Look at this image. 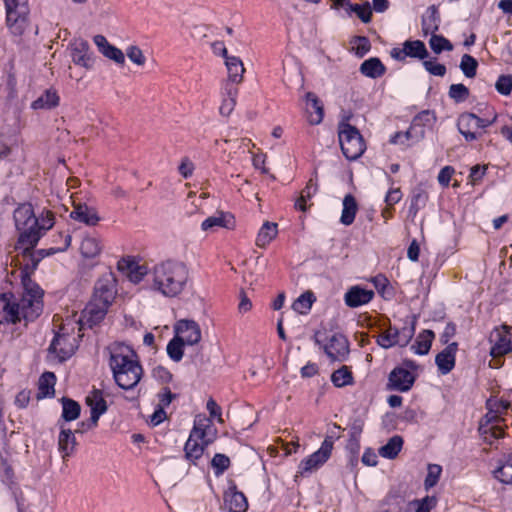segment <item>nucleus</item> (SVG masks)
<instances>
[{"instance_id": "f257e3e1", "label": "nucleus", "mask_w": 512, "mask_h": 512, "mask_svg": "<svg viewBox=\"0 0 512 512\" xmlns=\"http://www.w3.org/2000/svg\"><path fill=\"white\" fill-rule=\"evenodd\" d=\"M109 366L116 384L124 389H133L143 376V367L132 347L116 343L110 351Z\"/></svg>"}, {"instance_id": "f03ea898", "label": "nucleus", "mask_w": 512, "mask_h": 512, "mask_svg": "<svg viewBox=\"0 0 512 512\" xmlns=\"http://www.w3.org/2000/svg\"><path fill=\"white\" fill-rule=\"evenodd\" d=\"M189 278L187 266L180 261L167 260L155 265L153 282L164 296L175 297L185 288Z\"/></svg>"}, {"instance_id": "7ed1b4c3", "label": "nucleus", "mask_w": 512, "mask_h": 512, "mask_svg": "<svg viewBox=\"0 0 512 512\" xmlns=\"http://www.w3.org/2000/svg\"><path fill=\"white\" fill-rule=\"evenodd\" d=\"M350 117L339 122L338 137L341 150L346 159L357 160L366 150L365 140L360 131L349 124Z\"/></svg>"}, {"instance_id": "20e7f679", "label": "nucleus", "mask_w": 512, "mask_h": 512, "mask_svg": "<svg viewBox=\"0 0 512 512\" xmlns=\"http://www.w3.org/2000/svg\"><path fill=\"white\" fill-rule=\"evenodd\" d=\"M23 293L22 305L25 309V321H35L43 312V289L32 280V275L20 276Z\"/></svg>"}, {"instance_id": "39448f33", "label": "nucleus", "mask_w": 512, "mask_h": 512, "mask_svg": "<svg viewBox=\"0 0 512 512\" xmlns=\"http://www.w3.org/2000/svg\"><path fill=\"white\" fill-rule=\"evenodd\" d=\"M4 3L6 26L14 37L21 38L30 23L28 0H4Z\"/></svg>"}, {"instance_id": "423d86ee", "label": "nucleus", "mask_w": 512, "mask_h": 512, "mask_svg": "<svg viewBox=\"0 0 512 512\" xmlns=\"http://www.w3.org/2000/svg\"><path fill=\"white\" fill-rule=\"evenodd\" d=\"M497 120V114L493 113L492 118H482L471 112H463L457 119V128L467 142L478 140L483 135V130Z\"/></svg>"}, {"instance_id": "0eeeda50", "label": "nucleus", "mask_w": 512, "mask_h": 512, "mask_svg": "<svg viewBox=\"0 0 512 512\" xmlns=\"http://www.w3.org/2000/svg\"><path fill=\"white\" fill-rule=\"evenodd\" d=\"M25 320L22 299H17L12 292L0 294V324H17Z\"/></svg>"}, {"instance_id": "6e6552de", "label": "nucleus", "mask_w": 512, "mask_h": 512, "mask_svg": "<svg viewBox=\"0 0 512 512\" xmlns=\"http://www.w3.org/2000/svg\"><path fill=\"white\" fill-rule=\"evenodd\" d=\"M334 446V438L326 436L320 448L303 459L298 466V473L302 476L320 468L330 458Z\"/></svg>"}, {"instance_id": "1a4fd4ad", "label": "nucleus", "mask_w": 512, "mask_h": 512, "mask_svg": "<svg viewBox=\"0 0 512 512\" xmlns=\"http://www.w3.org/2000/svg\"><path fill=\"white\" fill-rule=\"evenodd\" d=\"M492 344L490 355L493 358L503 357L512 352V327L507 324L496 326L490 333Z\"/></svg>"}, {"instance_id": "9d476101", "label": "nucleus", "mask_w": 512, "mask_h": 512, "mask_svg": "<svg viewBox=\"0 0 512 512\" xmlns=\"http://www.w3.org/2000/svg\"><path fill=\"white\" fill-rule=\"evenodd\" d=\"M64 328H61L55 333L52 339L48 351L56 354L60 362H64L71 358L76 349V338L73 334L64 332Z\"/></svg>"}, {"instance_id": "9b49d317", "label": "nucleus", "mask_w": 512, "mask_h": 512, "mask_svg": "<svg viewBox=\"0 0 512 512\" xmlns=\"http://www.w3.org/2000/svg\"><path fill=\"white\" fill-rule=\"evenodd\" d=\"M117 281L112 272L103 274L94 285L92 300L111 306L117 294Z\"/></svg>"}, {"instance_id": "f8f14e48", "label": "nucleus", "mask_w": 512, "mask_h": 512, "mask_svg": "<svg viewBox=\"0 0 512 512\" xmlns=\"http://www.w3.org/2000/svg\"><path fill=\"white\" fill-rule=\"evenodd\" d=\"M323 349L332 362H343L348 359L350 344L345 335L335 333L331 336L329 342L323 346Z\"/></svg>"}, {"instance_id": "ddd939ff", "label": "nucleus", "mask_w": 512, "mask_h": 512, "mask_svg": "<svg viewBox=\"0 0 512 512\" xmlns=\"http://www.w3.org/2000/svg\"><path fill=\"white\" fill-rule=\"evenodd\" d=\"M223 506L228 512H246L248 500L245 494L238 490L235 481L228 482V488L223 493Z\"/></svg>"}, {"instance_id": "4468645a", "label": "nucleus", "mask_w": 512, "mask_h": 512, "mask_svg": "<svg viewBox=\"0 0 512 512\" xmlns=\"http://www.w3.org/2000/svg\"><path fill=\"white\" fill-rule=\"evenodd\" d=\"M416 381V374L404 367H395L388 376L387 389L398 392H408Z\"/></svg>"}, {"instance_id": "2eb2a0df", "label": "nucleus", "mask_w": 512, "mask_h": 512, "mask_svg": "<svg viewBox=\"0 0 512 512\" xmlns=\"http://www.w3.org/2000/svg\"><path fill=\"white\" fill-rule=\"evenodd\" d=\"M427 48L421 40H407L403 48L395 47L391 50V57L397 61H405L407 57L424 60L428 57Z\"/></svg>"}, {"instance_id": "dca6fc26", "label": "nucleus", "mask_w": 512, "mask_h": 512, "mask_svg": "<svg viewBox=\"0 0 512 512\" xmlns=\"http://www.w3.org/2000/svg\"><path fill=\"white\" fill-rule=\"evenodd\" d=\"M70 51L72 62L87 70L91 69L94 65V56L91 51L88 41L79 38L70 43Z\"/></svg>"}, {"instance_id": "f3484780", "label": "nucleus", "mask_w": 512, "mask_h": 512, "mask_svg": "<svg viewBox=\"0 0 512 512\" xmlns=\"http://www.w3.org/2000/svg\"><path fill=\"white\" fill-rule=\"evenodd\" d=\"M174 331L187 345H195L201 340V329L194 320L181 319L177 321Z\"/></svg>"}, {"instance_id": "a211bd4d", "label": "nucleus", "mask_w": 512, "mask_h": 512, "mask_svg": "<svg viewBox=\"0 0 512 512\" xmlns=\"http://www.w3.org/2000/svg\"><path fill=\"white\" fill-rule=\"evenodd\" d=\"M500 421V417L497 415H492L491 413H487L479 422L478 432L480 436L483 438V441L489 445H492V441L487 436L488 433L491 432V437L493 438H503L505 436V432L503 429L497 425Z\"/></svg>"}, {"instance_id": "6ab92c4d", "label": "nucleus", "mask_w": 512, "mask_h": 512, "mask_svg": "<svg viewBox=\"0 0 512 512\" xmlns=\"http://www.w3.org/2000/svg\"><path fill=\"white\" fill-rule=\"evenodd\" d=\"M109 307L91 299L82 311L81 322L89 328H93L104 320Z\"/></svg>"}, {"instance_id": "aec40b11", "label": "nucleus", "mask_w": 512, "mask_h": 512, "mask_svg": "<svg viewBox=\"0 0 512 512\" xmlns=\"http://www.w3.org/2000/svg\"><path fill=\"white\" fill-rule=\"evenodd\" d=\"M374 291L355 285L344 294V302L349 308H357L368 304L374 298Z\"/></svg>"}, {"instance_id": "412c9836", "label": "nucleus", "mask_w": 512, "mask_h": 512, "mask_svg": "<svg viewBox=\"0 0 512 512\" xmlns=\"http://www.w3.org/2000/svg\"><path fill=\"white\" fill-rule=\"evenodd\" d=\"M457 351L458 343L452 342L436 355L435 363L441 374L446 375L454 369Z\"/></svg>"}, {"instance_id": "4be33fe9", "label": "nucleus", "mask_w": 512, "mask_h": 512, "mask_svg": "<svg viewBox=\"0 0 512 512\" xmlns=\"http://www.w3.org/2000/svg\"><path fill=\"white\" fill-rule=\"evenodd\" d=\"M60 433L58 436V450L61 453L63 461H67L76 449L77 440L71 429L65 428L64 424L58 421Z\"/></svg>"}, {"instance_id": "5701e85b", "label": "nucleus", "mask_w": 512, "mask_h": 512, "mask_svg": "<svg viewBox=\"0 0 512 512\" xmlns=\"http://www.w3.org/2000/svg\"><path fill=\"white\" fill-rule=\"evenodd\" d=\"M13 219L17 230H21L27 226H38V218H36L31 203L20 204L13 213Z\"/></svg>"}, {"instance_id": "b1692460", "label": "nucleus", "mask_w": 512, "mask_h": 512, "mask_svg": "<svg viewBox=\"0 0 512 512\" xmlns=\"http://www.w3.org/2000/svg\"><path fill=\"white\" fill-rule=\"evenodd\" d=\"M409 200L410 205L408 209V217L414 221L418 212L426 207L429 200V194L426 189L421 184H419L412 188Z\"/></svg>"}, {"instance_id": "393cba45", "label": "nucleus", "mask_w": 512, "mask_h": 512, "mask_svg": "<svg viewBox=\"0 0 512 512\" xmlns=\"http://www.w3.org/2000/svg\"><path fill=\"white\" fill-rule=\"evenodd\" d=\"M95 45L98 47V50L108 59L113 60L115 63L119 65L125 64V55L121 49L116 46L110 44L105 36L96 35L93 38Z\"/></svg>"}, {"instance_id": "a878e982", "label": "nucleus", "mask_w": 512, "mask_h": 512, "mask_svg": "<svg viewBox=\"0 0 512 512\" xmlns=\"http://www.w3.org/2000/svg\"><path fill=\"white\" fill-rule=\"evenodd\" d=\"M70 217L73 220L84 223L88 226H95L100 221L97 210L94 207H90L87 204H76L74 209L70 213Z\"/></svg>"}, {"instance_id": "bb28decb", "label": "nucleus", "mask_w": 512, "mask_h": 512, "mask_svg": "<svg viewBox=\"0 0 512 512\" xmlns=\"http://www.w3.org/2000/svg\"><path fill=\"white\" fill-rule=\"evenodd\" d=\"M306 112L308 122L311 125L320 124L324 117V106L321 100L313 92L306 93Z\"/></svg>"}, {"instance_id": "cd10ccee", "label": "nucleus", "mask_w": 512, "mask_h": 512, "mask_svg": "<svg viewBox=\"0 0 512 512\" xmlns=\"http://www.w3.org/2000/svg\"><path fill=\"white\" fill-rule=\"evenodd\" d=\"M216 227L234 229V216L230 213L219 212L216 215L206 218L201 224V228L204 231L214 230Z\"/></svg>"}, {"instance_id": "c85d7f7f", "label": "nucleus", "mask_w": 512, "mask_h": 512, "mask_svg": "<svg viewBox=\"0 0 512 512\" xmlns=\"http://www.w3.org/2000/svg\"><path fill=\"white\" fill-rule=\"evenodd\" d=\"M60 104V96L56 89H46L36 100L31 103L33 110H51Z\"/></svg>"}, {"instance_id": "c756f323", "label": "nucleus", "mask_w": 512, "mask_h": 512, "mask_svg": "<svg viewBox=\"0 0 512 512\" xmlns=\"http://www.w3.org/2000/svg\"><path fill=\"white\" fill-rule=\"evenodd\" d=\"M315 178H310L306 183V186L300 192V196L296 199L294 207L296 210L306 212L312 204L307 202L316 194L318 191L317 184V172L314 173Z\"/></svg>"}, {"instance_id": "7c9ffc66", "label": "nucleus", "mask_w": 512, "mask_h": 512, "mask_svg": "<svg viewBox=\"0 0 512 512\" xmlns=\"http://www.w3.org/2000/svg\"><path fill=\"white\" fill-rule=\"evenodd\" d=\"M19 256L22 259L20 264V276L33 275L41 262L40 259L36 257L35 249L25 247Z\"/></svg>"}, {"instance_id": "2f4dec72", "label": "nucleus", "mask_w": 512, "mask_h": 512, "mask_svg": "<svg viewBox=\"0 0 512 512\" xmlns=\"http://www.w3.org/2000/svg\"><path fill=\"white\" fill-rule=\"evenodd\" d=\"M208 446L209 445H204L203 441L189 436L184 445V458L190 463L197 465V461L203 456Z\"/></svg>"}, {"instance_id": "473e14b6", "label": "nucleus", "mask_w": 512, "mask_h": 512, "mask_svg": "<svg viewBox=\"0 0 512 512\" xmlns=\"http://www.w3.org/2000/svg\"><path fill=\"white\" fill-rule=\"evenodd\" d=\"M364 422L360 418H356L350 424L349 427V439L346 445V449L349 453L360 452V436L362 434Z\"/></svg>"}, {"instance_id": "72a5a7b5", "label": "nucleus", "mask_w": 512, "mask_h": 512, "mask_svg": "<svg viewBox=\"0 0 512 512\" xmlns=\"http://www.w3.org/2000/svg\"><path fill=\"white\" fill-rule=\"evenodd\" d=\"M359 71L362 75L366 77L376 79L385 74L386 67L379 58L372 57L365 60L360 65Z\"/></svg>"}, {"instance_id": "f704fd0d", "label": "nucleus", "mask_w": 512, "mask_h": 512, "mask_svg": "<svg viewBox=\"0 0 512 512\" xmlns=\"http://www.w3.org/2000/svg\"><path fill=\"white\" fill-rule=\"evenodd\" d=\"M435 339V333L430 329L421 331L415 343L411 346V350L418 355H426L429 353L433 340Z\"/></svg>"}, {"instance_id": "c9c22d12", "label": "nucleus", "mask_w": 512, "mask_h": 512, "mask_svg": "<svg viewBox=\"0 0 512 512\" xmlns=\"http://www.w3.org/2000/svg\"><path fill=\"white\" fill-rule=\"evenodd\" d=\"M56 383V376L53 372H44L38 382L37 399L45 397H53L55 394L54 386Z\"/></svg>"}, {"instance_id": "e433bc0d", "label": "nucleus", "mask_w": 512, "mask_h": 512, "mask_svg": "<svg viewBox=\"0 0 512 512\" xmlns=\"http://www.w3.org/2000/svg\"><path fill=\"white\" fill-rule=\"evenodd\" d=\"M18 231L20 232L18 237V244L27 245V247H32V249H35L40 238L42 237V232L39 230V227L30 225Z\"/></svg>"}, {"instance_id": "4c0bfd02", "label": "nucleus", "mask_w": 512, "mask_h": 512, "mask_svg": "<svg viewBox=\"0 0 512 512\" xmlns=\"http://www.w3.org/2000/svg\"><path fill=\"white\" fill-rule=\"evenodd\" d=\"M358 211V204L355 197L352 194H347L343 199V210L340 218V222L345 225H351Z\"/></svg>"}, {"instance_id": "58836bf2", "label": "nucleus", "mask_w": 512, "mask_h": 512, "mask_svg": "<svg viewBox=\"0 0 512 512\" xmlns=\"http://www.w3.org/2000/svg\"><path fill=\"white\" fill-rule=\"evenodd\" d=\"M428 15L422 17L421 26L424 35L434 34L439 29L440 15L435 5L427 10Z\"/></svg>"}, {"instance_id": "ea45409f", "label": "nucleus", "mask_w": 512, "mask_h": 512, "mask_svg": "<svg viewBox=\"0 0 512 512\" xmlns=\"http://www.w3.org/2000/svg\"><path fill=\"white\" fill-rule=\"evenodd\" d=\"M87 406L90 407L92 413L97 415L104 414L107 409V402L103 397V392L99 389H93L85 399Z\"/></svg>"}, {"instance_id": "a19ab883", "label": "nucleus", "mask_w": 512, "mask_h": 512, "mask_svg": "<svg viewBox=\"0 0 512 512\" xmlns=\"http://www.w3.org/2000/svg\"><path fill=\"white\" fill-rule=\"evenodd\" d=\"M56 237L59 238L60 240H62V245L53 246L48 249L35 250L36 257H38L40 259V261L45 257L54 255L59 252H64L70 247L71 240H72V237L70 234L59 232V233H57Z\"/></svg>"}, {"instance_id": "79ce46f5", "label": "nucleus", "mask_w": 512, "mask_h": 512, "mask_svg": "<svg viewBox=\"0 0 512 512\" xmlns=\"http://www.w3.org/2000/svg\"><path fill=\"white\" fill-rule=\"evenodd\" d=\"M225 65L228 71V79L233 82H242L245 68L241 59L236 56L227 57Z\"/></svg>"}, {"instance_id": "37998d69", "label": "nucleus", "mask_w": 512, "mask_h": 512, "mask_svg": "<svg viewBox=\"0 0 512 512\" xmlns=\"http://www.w3.org/2000/svg\"><path fill=\"white\" fill-rule=\"evenodd\" d=\"M403 438L400 435H394L388 442L380 447L379 454L387 459H395L403 447Z\"/></svg>"}, {"instance_id": "c03bdc74", "label": "nucleus", "mask_w": 512, "mask_h": 512, "mask_svg": "<svg viewBox=\"0 0 512 512\" xmlns=\"http://www.w3.org/2000/svg\"><path fill=\"white\" fill-rule=\"evenodd\" d=\"M62 403V415L61 418L66 421H74L76 420L81 413V406L80 404L68 397H62L61 398Z\"/></svg>"}, {"instance_id": "a18cd8bd", "label": "nucleus", "mask_w": 512, "mask_h": 512, "mask_svg": "<svg viewBox=\"0 0 512 512\" xmlns=\"http://www.w3.org/2000/svg\"><path fill=\"white\" fill-rule=\"evenodd\" d=\"M277 233L276 223L265 222L257 235L256 245L265 248L276 237Z\"/></svg>"}, {"instance_id": "49530a36", "label": "nucleus", "mask_w": 512, "mask_h": 512, "mask_svg": "<svg viewBox=\"0 0 512 512\" xmlns=\"http://www.w3.org/2000/svg\"><path fill=\"white\" fill-rule=\"evenodd\" d=\"M331 381L335 387L341 388L354 384V376L350 367L343 365L331 375Z\"/></svg>"}, {"instance_id": "de8ad7c7", "label": "nucleus", "mask_w": 512, "mask_h": 512, "mask_svg": "<svg viewBox=\"0 0 512 512\" xmlns=\"http://www.w3.org/2000/svg\"><path fill=\"white\" fill-rule=\"evenodd\" d=\"M377 344L384 348L389 349L400 343V331L396 327L390 326L385 332L378 335L376 339Z\"/></svg>"}, {"instance_id": "09e8293b", "label": "nucleus", "mask_w": 512, "mask_h": 512, "mask_svg": "<svg viewBox=\"0 0 512 512\" xmlns=\"http://www.w3.org/2000/svg\"><path fill=\"white\" fill-rule=\"evenodd\" d=\"M405 137L407 140H412L413 142H419L425 137V129L416 123L413 119L410 127L404 133L397 132L395 136L391 139L392 143H397L398 138Z\"/></svg>"}, {"instance_id": "8fccbe9b", "label": "nucleus", "mask_w": 512, "mask_h": 512, "mask_svg": "<svg viewBox=\"0 0 512 512\" xmlns=\"http://www.w3.org/2000/svg\"><path fill=\"white\" fill-rule=\"evenodd\" d=\"M316 301L314 293L310 290L301 294L293 303L292 308L300 314H307Z\"/></svg>"}, {"instance_id": "3c124183", "label": "nucleus", "mask_w": 512, "mask_h": 512, "mask_svg": "<svg viewBox=\"0 0 512 512\" xmlns=\"http://www.w3.org/2000/svg\"><path fill=\"white\" fill-rule=\"evenodd\" d=\"M187 345L183 339L175 334V336L168 342L167 354L174 361L179 362L184 355V346Z\"/></svg>"}, {"instance_id": "603ef678", "label": "nucleus", "mask_w": 512, "mask_h": 512, "mask_svg": "<svg viewBox=\"0 0 512 512\" xmlns=\"http://www.w3.org/2000/svg\"><path fill=\"white\" fill-rule=\"evenodd\" d=\"M371 282L377 290L378 294L384 299H389L393 296V288L391 287L388 278L384 274L379 273L372 277Z\"/></svg>"}, {"instance_id": "864d4df0", "label": "nucleus", "mask_w": 512, "mask_h": 512, "mask_svg": "<svg viewBox=\"0 0 512 512\" xmlns=\"http://www.w3.org/2000/svg\"><path fill=\"white\" fill-rule=\"evenodd\" d=\"M80 251L85 258H94L101 252L99 240L94 237H86L82 240Z\"/></svg>"}, {"instance_id": "5fc2aeb1", "label": "nucleus", "mask_w": 512, "mask_h": 512, "mask_svg": "<svg viewBox=\"0 0 512 512\" xmlns=\"http://www.w3.org/2000/svg\"><path fill=\"white\" fill-rule=\"evenodd\" d=\"M3 482L9 487L12 492L13 497L22 493L18 482L16 481L15 473L13 467L7 462L4 463L3 473H2Z\"/></svg>"}, {"instance_id": "6e6d98bb", "label": "nucleus", "mask_w": 512, "mask_h": 512, "mask_svg": "<svg viewBox=\"0 0 512 512\" xmlns=\"http://www.w3.org/2000/svg\"><path fill=\"white\" fill-rule=\"evenodd\" d=\"M352 13H355L363 23H369L372 20V8L368 1L363 4H352L347 14L350 16Z\"/></svg>"}, {"instance_id": "4d7b16f0", "label": "nucleus", "mask_w": 512, "mask_h": 512, "mask_svg": "<svg viewBox=\"0 0 512 512\" xmlns=\"http://www.w3.org/2000/svg\"><path fill=\"white\" fill-rule=\"evenodd\" d=\"M5 73L7 75L6 88L9 96L13 97L17 92V78L14 59H10L5 65Z\"/></svg>"}, {"instance_id": "13d9d810", "label": "nucleus", "mask_w": 512, "mask_h": 512, "mask_svg": "<svg viewBox=\"0 0 512 512\" xmlns=\"http://www.w3.org/2000/svg\"><path fill=\"white\" fill-rule=\"evenodd\" d=\"M417 321H418V315L413 314L411 316L409 326H404V327H402V329H399V331H400L399 346L405 347L413 339V337L415 335V331H416Z\"/></svg>"}, {"instance_id": "bf43d9fd", "label": "nucleus", "mask_w": 512, "mask_h": 512, "mask_svg": "<svg viewBox=\"0 0 512 512\" xmlns=\"http://www.w3.org/2000/svg\"><path fill=\"white\" fill-rule=\"evenodd\" d=\"M448 96L455 103H462L466 101L470 96V90L464 84H452L449 87Z\"/></svg>"}, {"instance_id": "052dcab7", "label": "nucleus", "mask_w": 512, "mask_h": 512, "mask_svg": "<svg viewBox=\"0 0 512 512\" xmlns=\"http://www.w3.org/2000/svg\"><path fill=\"white\" fill-rule=\"evenodd\" d=\"M478 62L477 60L469 55L464 54L461 59L460 68L464 75L468 78H473L477 73Z\"/></svg>"}, {"instance_id": "680f3d73", "label": "nucleus", "mask_w": 512, "mask_h": 512, "mask_svg": "<svg viewBox=\"0 0 512 512\" xmlns=\"http://www.w3.org/2000/svg\"><path fill=\"white\" fill-rule=\"evenodd\" d=\"M431 49L439 54L444 50L451 51L453 49L452 43L442 35L432 34L429 41Z\"/></svg>"}, {"instance_id": "e2e57ef3", "label": "nucleus", "mask_w": 512, "mask_h": 512, "mask_svg": "<svg viewBox=\"0 0 512 512\" xmlns=\"http://www.w3.org/2000/svg\"><path fill=\"white\" fill-rule=\"evenodd\" d=\"M442 473V467L438 464H429L428 465V472L426 475V478L424 480V486L425 489L428 490L432 487H434L441 476Z\"/></svg>"}, {"instance_id": "0e129e2a", "label": "nucleus", "mask_w": 512, "mask_h": 512, "mask_svg": "<svg viewBox=\"0 0 512 512\" xmlns=\"http://www.w3.org/2000/svg\"><path fill=\"white\" fill-rule=\"evenodd\" d=\"M230 464L229 457L221 453H216L211 461L216 476L222 475L230 467Z\"/></svg>"}, {"instance_id": "69168bd1", "label": "nucleus", "mask_w": 512, "mask_h": 512, "mask_svg": "<svg viewBox=\"0 0 512 512\" xmlns=\"http://www.w3.org/2000/svg\"><path fill=\"white\" fill-rule=\"evenodd\" d=\"M495 88L501 95L508 96L512 92V75H500L496 81Z\"/></svg>"}, {"instance_id": "338daca9", "label": "nucleus", "mask_w": 512, "mask_h": 512, "mask_svg": "<svg viewBox=\"0 0 512 512\" xmlns=\"http://www.w3.org/2000/svg\"><path fill=\"white\" fill-rule=\"evenodd\" d=\"M435 112L432 110H423L419 112L416 116H414L413 120L422 126L424 129L426 127H431L436 122Z\"/></svg>"}, {"instance_id": "774afa93", "label": "nucleus", "mask_w": 512, "mask_h": 512, "mask_svg": "<svg viewBox=\"0 0 512 512\" xmlns=\"http://www.w3.org/2000/svg\"><path fill=\"white\" fill-rule=\"evenodd\" d=\"M494 476L504 484H512V464L505 463L494 471Z\"/></svg>"}]
</instances>
